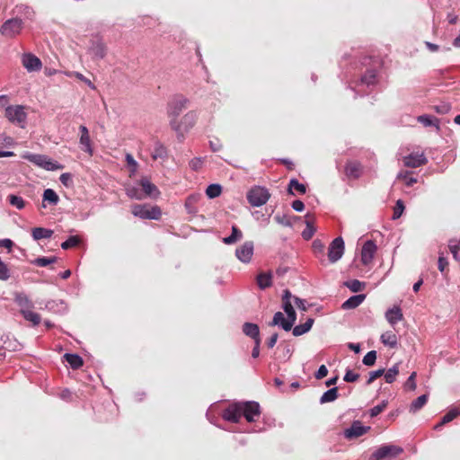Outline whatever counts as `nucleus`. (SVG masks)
<instances>
[{"instance_id":"680f3d73","label":"nucleus","mask_w":460,"mask_h":460,"mask_svg":"<svg viewBox=\"0 0 460 460\" xmlns=\"http://www.w3.org/2000/svg\"><path fill=\"white\" fill-rule=\"evenodd\" d=\"M436 112L439 114H447L451 110V105L447 102H441L434 107Z\"/></svg>"},{"instance_id":"052dcab7","label":"nucleus","mask_w":460,"mask_h":460,"mask_svg":"<svg viewBox=\"0 0 460 460\" xmlns=\"http://www.w3.org/2000/svg\"><path fill=\"white\" fill-rule=\"evenodd\" d=\"M203 162H204V158H202V157H194L193 159H191L190 161L189 165H190L191 170L199 171L202 167Z\"/></svg>"},{"instance_id":"f704fd0d","label":"nucleus","mask_w":460,"mask_h":460,"mask_svg":"<svg viewBox=\"0 0 460 460\" xmlns=\"http://www.w3.org/2000/svg\"><path fill=\"white\" fill-rule=\"evenodd\" d=\"M293 190H296L300 194H305L306 192V187L305 184L300 183L296 178H293L289 181L288 192L290 195H295Z\"/></svg>"},{"instance_id":"0eeeda50","label":"nucleus","mask_w":460,"mask_h":460,"mask_svg":"<svg viewBox=\"0 0 460 460\" xmlns=\"http://www.w3.org/2000/svg\"><path fill=\"white\" fill-rule=\"evenodd\" d=\"M240 407L242 416H243L248 422L255 421L261 415V407L257 402H241Z\"/></svg>"},{"instance_id":"58836bf2","label":"nucleus","mask_w":460,"mask_h":460,"mask_svg":"<svg viewBox=\"0 0 460 460\" xmlns=\"http://www.w3.org/2000/svg\"><path fill=\"white\" fill-rule=\"evenodd\" d=\"M428 402V395L422 394L417 397L410 405V411L416 412L420 411Z\"/></svg>"},{"instance_id":"338daca9","label":"nucleus","mask_w":460,"mask_h":460,"mask_svg":"<svg viewBox=\"0 0 460 460\" xmlns=\"http://www.w3.org/2000/svg\"><path fill=\"white\" fill-rule=\"evenodd\" d=\"M209 147L212 152H218L222 149L223 146L219 139L216 138L215 140L209 141Z\"/></svg>"},{"instance_id":"b1692460","label":"nucleus","mask_w":460,"mask_h":460,"mask_svg":"<svg viewBox=\"0 0 460 460\" xmlns=\"http://www.w3.org/2000/svg\"><path fill=\"white\" fill-rule=\"evenodd\" d=\"M366 298L365 294H358L354 295L348 298L341 305L342 309L348 310V309H354L358 307L360 304L363 303V301Z\"/></svg>"},{"instance_id":"bf43d9fd","label":"nucleus","mask_w":460,"mask_h":460,"mask_svg":"<svg viewBox=\"0 0 460 460\" xmlns=\"http://www.w3.org/2000/svg\"><path fill=\"white\" fill-rule=\"evenodd\" d=\"M385 374L384 368H379L375 371H371L368 376V379L367 380V385H369L372 384L376 378L382 376Z\"/></svg>"},{"instance_id":"69168bd1","label":"nucleus","mask_w":460,"mask_h":460,"mask_svg":"<svg viewBox=\"0 0 460 460\" xmlns=\"http://www.w3.org/2000/svg\"><path fill=\"white\" fill-rule=\"evenodd\" d=\"M328 374V369L324 365L319 367L318 370L314 374L316 379L320 380L326 376Z\"/></svg>"},{"instance_id":"72a5a7b5","label":"nucleus","mask_w":460,"mask_h":460,"mask_svg":"<svg viewBox=\"0 0 460 460\" xmlns=\"http://www.w3.org/2000/svg\"><path fill=\"white\" fill-rule=\"evenodd\" d=\"M380 340L382 343L390 348H395L397 346V337L393 332H384Z\"/></svg>"},{"instance_id":"f3484780","label":"nucleus","mask_w":460,"mask_h":460,"mask_svg":"<svg viewBox=\"0 0 460 460\" xmlns=\"http://www.w3.org/2000/svg\"><path fill=\"white\" fill-rule=\"evenodd\" d=\"M428 162L423 153H411L403 157V164L406 167L417 168Z\"/></svg>"},{"instance_id":"f03ea898","label":"nucleus","mask_w":460,"mask_h":460,"mask_svg":"<svg viewBox=\"0 0 460 460\" xmlns=\"http://www.w3.org/2000/svg\"><path fill=\"white\" fill-rule=\"evenodd\" d=\"M22 157L31 163L48 171H57L62 169L63 166L56 161L51 160L47 155L25 153Z\"/></svg>"},{"instance_id":"de8ad7c7","label":"nucleus","mask_w":460,"mask_h":460,"mask_svg":"<svg viewBox=\"0 0 460 460\" xmlns=\"http://www.w3.org/2000/svg\"><path fill=\"white\" fill-rule=\"evenodd\" d=\"M57 261V257H39L31 261L33 265L38 267H46Z\"/></svg>"},{"instance_id":"393cba45","label":"nucleus","mask_w":460,"mask_h":460,"mask_svg":"<svg viewBox=\"0 0 460 460\" xmlns=\"http://www.w3.org/2000/svg\"><path fill=\"white\" fill-rule=\"evenodd\" d=\"M140 185L144 198L146 196H154L159 193L158 189L148 179L142 178L140 180Z\"/></svg>"},{"instance_id":"79ce46f5","label":"nucleus","mask_w":460,"mask_h":460,"mask_svg":"<svg viewBox=\"0 0 460 460\" xmlns=\"http://www.w3.org/2000/svg\"><path fill=\"white\" fill-rule=\"evenodd\" d=\"M460 415V409L451 408L440 420L442 424L446 425L454 420L457 416Z\"/></svg>"},{"instance_id":"6e6552de","label":"nucleus","mask_w":460,"mask_h":460,"mask_svg":"<svg viewBox=\"0 0 460 460\" xmlns=\"http://www.w3.org/2000/svg\"><path fill=\"white\" fill-rule=\"evenodd\" d=\"M402 452V448L394 445H385L376 449L370 460H382L386 457H395Z\"/></svg>"},{"instance_id":"4c0bfd02","label":"nucleus","mask_w":460,"mask_h":460,"mask_svg":"<svg viewBox=\"0 0 460 460\" xmlns=\"http://www.w3.org/2000/svg\"><path fill=\"white\" fill-rule=\"evenodd\" d=\"M282 308L287 314V318L290 321V323L294 325L296 321V313L292 305L291 301H287L282 303Z\"/></svg>"},{"instance_id":"9b49d317","label":"nucleus","mask_w":460,"mask_h":460,"mask_svg":"<svg viewBox=\"0 0 460 460\" xmlns=\"http://www.w3.org/2000/svg\"><path fill=\"white\" fill-rule=\"evenodd\" d=\"M377 246L372 240H367L362 246L360 261L363 265L368 266L371 264L375 254L376 252Z\"/></svg>"},{"instance_id":"8fccbe9b","label":"nucleus","mask_w":460,"mask_h":460,"mask_svg":"<svg viewBox=\"0 0 460 460\" xmlns=\"http://www.w3.org/2000/svg\"><path fill=\"white\" fill-rule=\"evenodd\" d=\"M81 239L78 236L73 235L61 243V248L63 250H68L70 248H74L79 245Z\"/></svg>"},{"instance_id":"473e14b6","label":"nucleus","mask_w":460,"mask_h":460,"mask_svg":"<svg viewBox=\"0 0 460 460\" xmlns=\"http://www.w3.org/2000/svg\"><path fill=\"white\" fill-rule=\"evenodd\" d=\"M64 358L73 369H78L84 364L82 358L77 354L66 353Z\"/></svg>"},{"instance_id":"c03bdc74","label":"nucleus","mask_w":460,"mask_h":460,"mask_svg":"<svg viewBox=\"0 0 460 460\" xmlns=\"http://www.w3.org/2000/svg\"><path fill=\"white\" fill-rule=\"evenodd\" d=\"M126 194L135 199H144V194L142 193V190L137 186H128L126 188Z\"/></svg>"},{"instance_id":"a211bd4d","label":"nucleus","mask_w":460,"mask_h":460,"mask_svg":"<svg viewBox=\"0 0 460 460\" xmlns=\"http://www.w3.org/2000/svg\"><path fill=\"white\" fill-rule=\"evenodd\" d=\"M197 120V113L193 111L187 112L181 119V120L178 124L181 126L182 136L177 134L179 138L184 137V133L189 131L196 123Z\"/></svg>"},{"instance_id":"ea45409f","label":"nucleus","mask_w":460,"mask_h":460,"mask_svg":"<svg viewBox=\"0 0 460 460\" xmlns=\"http://www.w3.org/2000/svg\"><path fill=\"white\" fill-rule=\"evenodd\" d=\"M398 374H399V364H395L391 368H389L386 372L385 371V374L383 376H385V380L386 383L392 384L395 381Z\"/></svg>"},{"instance_id":"bb28decb","label":"nucleus","mask_w":460,"mask_h":460,"mask_svg":"<svg viewBox=\"0 0 460 460\" xmlns=\"http://www.w3.org/2000/svg\"><path fill=\"white\" fill-rule=\"evenodd\" d=\"M53 230L45 227H34L31 230V236L33 240L39 241L40 239L50 238L53 234Z\"/></svg>"},{"instance_id":"1a4fd4ad","label":"nucleus","mask_w":460,"mask_h":460,"mask_svg":"<svg viewBox=\"0 0 460 460\" xmlns=\"http://www.w3.org/2000/svg\"><path fill=\"white\" fill-rule=\"evenodd\" d=\"M344 241L339 236L336 237L329 245L328 248V259L331 263L338 261L344 253Z\"/></svg>"},{"instance_id":"c85d7f7f","label":"nucleus","mask_w":460,"mask_h":460,"mask_svg":"<svg viewBox=\"0 0 460 460\" xmlns=\"http://www.w3.org/2000/svg\"><path fill=\"white\" fill-rule=\"evenodd\" d=\"M310 217L311 216L309 214L305 216V228L302 232V237L306 241L310 240L316 231L315 227L314 226V220L311 219Z\"/></svg>"},{"instance_id":"f8f14e48","label":"nucleus","mask_w":460,"mask_h":460,"mask_svg":"<svg viewBox=\"0 0 460 460\" xmlns=\"http://www.w3.org/2000/svg\"><path fill=\"white\" fill-rule=\"evenodd\" d=\"M253 250V242L246 241L235 250V256L240 261L249 263L252 258Z\"/></svg>"},{"instance_id":"6ab92c4d","label":"nucleus","mask_w":460,"mask_h":460,"mask_svg":"<svg viewBox=\"0 0 460 460\" xmlns=\"http://www.w3.org/2000/svg\"><path fill=\"white\" fill-rule=\"evenodd\" d=\"M362 173V165L357 161H349L345 165V174L349 179H358Z\"/></svg>"},{"instance_id":"39448f33","label":"nucleus","mask_w":460,"mask_h":460,"mask_svg":"<svg viewBox=\"0 0 460 460\" xmlns=\"http://www.w3.org/2000/svg\"><path fill=\"white\" fill-rule=\"evenodd\" d=\"M5 117L13 124L23 128L27 119V113L22 105H10L5 109Z\"/></svg>"},{"instance_id":"0e129e2a","label":"nucleus","mask_w":460,"mask_h":460,"mask_svg":"<svg viewBox=\"0 0 460 460\" xmlns=\"http://www.w3.org/2000/svg\"><path fill=\"white\" fill-rule=\"evenodd\" d=\"M416 372H412L410 376L408 377L407 381L405 382V386L409 388L410 390H415L416 389Z\"/></svg>"},{"instance_id":"13d9d810","label":"nucleus","mask_w":460,"mask_h":460,"mask_svg":"<svg viewBox=\"0 0 460 460\" xmlns=\"http://www.w3.org/2000/svg\"><path fill=\"white\" fill-rule=\"evenodd\" d=\"M274 220L284 226H292V222L287 215H276Z\"/></svg>"},{"instance_id":"7c9ffc66","label":"nucleus","mask_w":460,"mask_h":460,"mask_svg":"<svg viewBox=\"0 0 460 460\" xmlns=\"http://www.w3.org/2000/svg\"><path fill=\"white\" fill-rule=\"evenodd\" d=\"M257 285L261 289H266L272 285V275L270 272L260 273L257 276Z\"/></svg>"},{"instance_id":"aec40b11","label":"nucleus","mask_w":460,"mask_h":460,"mask_svg":"<svg viewBox=\"0 0 460 460\" xmlns=\"http://www.w3.org/2000/svg\"><path fill=\"white\" fill-rule=\"evenodd\" d=\"M270 326H279L284 331L289 332L293 324L290 323V321L288 318H285L284 314L281 312H277L273 315L272 321L269 323Z\"/></svg>"},{"instance_id":"4be33fe9","label":"nucleus","mask_w":460,"mask_h":460,"mask_svg":"<svg viewBox=\"0 0 460 460\" xmlns=\"http://www.w3.org/2000/svg\"><path fill=\"white\" fill-rule=\"evenodd\" d=\"M385 318L392 326H394L403 318L401 308L399 306H394L393 308L388 309L385 313Z\"/></svg>"},{"instance_id":"c9c22d12","label":"nucleus","mask_w":460,"mask_h":460,"mask_svg":"<svg viewBox=\"0 0 460 460\" xmlns=\"http://www.w3.org/2000/svg\"><path fill=\"white\" fill-rule=\"evenodd\" d=\"M362 84L367 86L374 85L376 83V71L375 69L367 70L360 78Z\"/></svg>"},{"instance_id":"e2e57ef3","label":"nucleus","mask_w":460,"mask_h":460,"mask_svg":"<svg viewBox=\"0 0 460 460\" xmlns=\"http://www.w3.org/2000/svg\"><path fill=\"white\" fill-rule=\"evenodd\" d=\"M358 378V374L352 372L350 369H347L343 380L348 383H352L356 382Z\"/></svg>"},{"instance_id":"7ed1b4c3","label":"nucleus","mask_w":460,"mask_h":460,"mask_svg":"<svg viewBox=\"0 0 460 460\" xmlns=\"http://www.w3.org/2000/svg\"><path fill=\"white\" fill-rule=\"evenodd\" d=\"M23 24L21 18L8 19L1 25L0 33L5 38L13 39L22 32Z\"/></svg>"},{"instance_id":"20e7f679","label":"nucleus","mask_w":460,"mask_h":460,"mask_svg":"<svg viewBox=\"0 0 460 460\" xmlns=\"http://www.w3.org/2000/svg\"><path fill=\"white\" fill-rule=\"evenodd\" d=\"M269 190L261 186L252 188L247 193V200L252 207H261L270 199Z\"/></svg>"},{"instance_id":"9d476101","label":"nucleus","mask_w":460,"mask_h":460,"mask_svg":"<svg viewBox=\"0 0 460 460\" xmlns=\"http://www.w3.org/2000/svg\"><path fill=\"white\" fill-rule=\"evenodd\" d=\"M88 52L94 59H102L106 56L105 44L99 36L91 39Z\"/></svg>"},{"instance_id":"603ef678","label":"nucleus","mask_w":460,"mask_h":460,"mask_svg":"<svg viewBox=\"0 0 460 460\" xmlns=\"http://www.w3.org/2000/svg\"><path fill=\"white\" fill-rule=\"evenodd\" d=\"M388 405L387 400H383L379 404L374 406L369 410L370 417L374 418L379 415Z\"/></svg>"},{"instance_id":"e433bc0d","label":"nucleus","mask_w":460,"mask_h":460,"mask_svg":"<svg viewBox=\"0 0 460 460\" xmlns=\"http://www.w3.org/2000/svg\"><path fill=\"white\" fill-rule=\"evenodd\" d=\"M338 397V388L332 387L326 392L320 398V403L324 404L335 401Z\"/></svg>"},{"instance_id":"37998d69","label":"nucleus","mask_w":460,"mask_h":460,"mask_svg":"<svg viewBox=\"0 0 460 460\" xmlns=\"http://www.w3.org/2000/svg\"><path fill=\"white\" fill-rule=\"evenodd\" d=\"M43 201H48L52 205H57L59 201V198L52 189H47L43 192Z\"/></svg>"},{"instance_id":"4d7b16f0","label":"nucleus","mask_w":460,"mask_h":460,"mask_svg":"<svg viewBox=\"0 0 460 460\" xmlns=\"http://www.w3.org/2000/svg\"><path fill=\"white\" fill-rule=\"evenodd\" d=\"M10 278V270L8 266L0 258V279L7 280Z\"/></svg>"},{"instance_id":"4468645a","label":"nucleus","mask_w":460,"mask_h":460,"mask_svg":"<svg viewBox=\"0 0 460 460\" xmlns=\"http://www.w3.org/2000/svg\"><path fill=\"white\" fill-rule=\"evenodd\" d=\"M369 429L370 427L362 425L359 420H355L349 428L344 430V437L349 439L357 438L366 434Z\"/></svg>"},{"instance_id":"6e6d98bb","label":"nucleus","mask_w":460,"mask_h":460,"mask_svg":"<svg viewBox=\"0 0 460 460\" xmlns=\"http://www.w3.org/2000/svg\"><path fill=\"white\" fill-rule=\"evenodd\" d=\"M404 210V205L402 200L398 199L394 208L393 219H398Z\"/></svg>"},{"instance_id":"774afa93","label":"nucleus","mask_w":460,"mask_h":460,"mask_svg":"<svg viewBox=\"0 0 460 460\" xmlns=\"http://www.w3.org/2000/svg\"><path fill=\"white\" fill-rule=\"evenodd\" d=\"M126 161L129 167H131V172H134L137 170V163L134 159V157L130 154H127Z\"/></svg>"},{"instance_id":"cd10ccee","label":"nucleus","mask_w":460,"mask_h":460,"mask_svg":"<svg viewBox=\"0 0 460 460\" xmlns=\"http://www.w3.org/2000/svg\"><path fill=\"white\" fill-rule=\"evenodd\" d=\"M21 314L23 316V318L31 322L33 326H37L40 323V315L35 312H33L31 309L29 310V308H24V310H20Z\"/></svg>"},{"instance_id":"a878e982","label":"nucleus","mask_w":460,"mask_h":460,"mask_svg":"<svg viewBox=\"0 0 460 460\" xmlns=\"http://www.w3.org/2000/svg\"><path fill=\"white\" fill-rule=\"evenodd\" d=\"M314 323V318H308L305 323L296 325L294 328L292 327L291 330L293 335L297 337L308 332L311 330Z\"/></svg>"},{"instance_id":"423d86ee","label":"nucleus","mask_w":460,"mask_h":460,"mask_svg":"<svg viewBox=\"0 0 460 460\" xmlns=\"http://www.w3.org/2000/svg\"><path fill=\"white\" fill-rule=\"evenodd\" d=\"M132 214L142 219H158L161 217V209L157 206L148 208L146 205L136 204L132 207Z\"/></svg>"},{"instance_id":"412c9836","label":"nucleus","mask_w":460,"mask_h":460,"mask_svg":"<svg viewBox=\"0 0 460 460\" xmlns=\"http://www.w3.org/2000/svg\"><path fill=\"white\" fill-rule=\"evenodd\" d=\"M45 309L53 314H62L66 312V305L63 300H49L45 304Z\"/></svg>"},{"instance_id":"3c124183","label":"nucleus","mask_w":460,"mask_h":460,"mask_svg":"<svg viewBox=\"0 0 460 460\" xmlns=\"http://www.w3.org/2000/svg\"><path fill=\"white\" fill-rule=\"evenodd\" d=\"M167 155L166 148L161 144L156 143L155 146V150L152 154V157L154 160L158 158H164Z\"/></svg>"},{"instance_id":"a19ab883","label":"nucleus","mask_w":460,"mask_h":460,"mask_svg":"<svg viewBox=\"0 0 460 460\" xmlns=\"http://www.w3.org/2000/svg\"><path fill=\"white\" fill-rule=\"evenodd\" d=\"M448 248H449L450 252L453 255V258L456 261H460V256H459L460 240H457V239H451V240H449Z\"/></svg>"},{"instance_id":"dca6fc26","label":"nucleus","mask_w":460,"mask_h":460,"mask_svg":"<svg viewBox=\"0 0 460 460\" xmlns=\"http://www.w3.org/2000/svg\"><path fill=\"white\" fill-rule=\"evenodd\" d=\"M22 63L29 72L39 71L42 66L40 59L31 53L23 54L22 57Z\"/></svg>"},{"instance_id":"a18cd8bd","label":"nucleus","mask_w":460,"mask_h":460,"mask_svg":"<svg viewBox=\"0 0 460 460\" xmlns=\"http://www.w3.org/2000/svg\"><path fill=\"white\" fill-rule=\"evenodd\" d=\"M18 305L21 307L20 310H24V308L31 309L33 307V304L31 301L28 298L27 296L20 294L16 296L15 299Z\"/></svg>"},{"instance_id":"f257e3e1","label":"nucleus","mask_w":460,"mask_h":460,"mask_svg":"<svg viewBox=\"0 0 460 460\" xmlns=\"http://www.w3.org/2000/svg\"><path fill=\"white\" fill-rule=\"evenodd\" d=\"M189 99L183 95L173 96L167 104V114L171 118L170 126L179 135L182 136L181 126L178 124V117L186 109Z\"/></svg>"},{"instance_id":"864d4df0","label":"nucleus","mask_w":460,"mask_h":460,"mask_svg":"<svg viewBox=\"0 0 460 460\" xmlns=\"http://www.w3.org/2000/svg\"><path fill=\"white\" fill-rule=\"evenodd\" d=\"M9 202L12 206L15 207L17 209H22L25 207V202L23 199L17 195H10L8 197Z\"/></svg>"},{"instance_id":"5701e85b","label":"nucleus","mask_w":460,"mask_h":460,"mask_svg":"<svg viewBox=\"0 0 460 460\" xmlns=\"http://www.w3.org/2000/svg\"><path fill=\"white\" fill-rule=\"evenodd\" d=\"M243 333L252 338L254 341H261L260 338V329L256 323H245L243 325Z\"/></svg>"},{"instance_id":"49530a36","label":"nucleus","mask_w":460,"mask_h":460,"mask_svg":"<svg viewBox=\"0 0 460 460\" xmlns=\"http://www.w3.org/2000/svg\"><path fill=\"white\" fill-rule=\"evenodd\" d=\"M222 192V187L219 184L213 183L208 186L206 194L209 199H215L218 197Z\"/></svg>"},{"instance_id":"2eb2a0df","label":"nucleus","mask_w":460,"mask_h":460,"mask_svg":"<svg viewBox=\"0 0 460 460\" xmlns=\"http://www.w3.org/2000/svg\"><path fill=\"white\" fill-rule=\"evenodd\" d=\"M80 131V137H79V144L81 149L88 154L89 155H93V149L92 146V141L90 138V134L88 128L84 125H81L79 127Z\"/></svg>"},{"instance_id":"2f4dec72","label":"nucleus","mask_w":460,"mask_h":460,"mask_svg":"<svg viewBox=\"0 0 460 460\" xmlns=\"http://www.w3.org/2000/svg\"><path fill=\"white\" fill-rule=\"evenodd\" d=\"M231 230V234L223 238V243L226 244L235 243L243 238V233L236 226H233Z\"/></svg>"},{"instance_id":"09e8293b","label":"nucleus","mask_w":460,"mask_h":460,"mask_svg":"<svg viewBox=\"0 0 460 460\" xmlns=\"http://www.w3.org/2000/svg\"><path fill=\"white\" fill-rule=\"evenodd\" d=\"M344 285L355 293L361 291L365 288V283L358 279L348 280L344 283Z\"/></svg>"},{"instance_id":"5fc2aeb1","label":"nucleus","mask_w":460,"mask_h":460,"mask_svg":"<svg viewBox=\"0 0 460 460\" xmlns=\"http://www.w3.org/2000/svg\"><path fill=\"white\" fill-rule=\"evenodd\" d=\"M376 360V351L370 350L368 351L363 358L362 363L367 367H371L375 365Z\"/></svg>"},{"instance_id":"c756f323","label":"nucleus","mask_w":460,"mask_h":460,"mask_svg":"<svg viewBox=\"0 0 460 460\" xmlns=\"http://www.w3.org/2000/svg\"><path fill=\"white\" fill-rule=\"evenodd\" d=\"M417 120L421 123L424 127H436L439 130V120L431 115L423 114L417 118Z\"/></svg>"},{"instance_id":"ddd939ff","label":"nucleus","mask_w":460,"mask_h":460,"mask_svg":"<svg viewBox=\"0 0 460 460\" xmlns=\"http://www.w3.org/2000/svg\"><path fill=\"white\" fill-rule=\"evenodd\" d=\"M222 418L232 423H238L242 418L240 402L230 404L222 413Z\"/></svg>"}]
</instances>
